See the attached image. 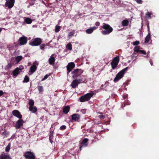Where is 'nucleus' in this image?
I'll list each match as a JSON object with an SVG mask.
<instances>
[{"mask_svg": "<svg viewBox=\"0 0 159 159\" xmlns=\"http://www.w3.org/2000/svg\"><path fill=\"white\" fill-rule=\"evenodd\" d=\"M102 28L105 30L101 31L102 34L104 35L108 34L113 31V28L109 25L105 23H103V25L101 26Z\"/></svg>", "mask_w": 159, "mask_h": 159, "instance_id": "f257e3e1", "label": "nucleus"}, {"mask_svg": "<svg viewBox=\"0 0 159 159\" xmlns=\"http://www.w3.org/2000/svg\"><path fill=\"white\" fill-rule=\"evenodd\" d=\"M94 94V93H93V92L87 93L81 96L80 98V101L81 102H84L85 101H88Z\"/></svg>", "mask_w": 159, "mask_h": 159, "instance_id": "f03ea898", "label": "nucleus"}, {"mask_svg": "<svg viewBox=\"0 0 159 159\" xmlns=\"http://www.w3.org/2000/svg\"><path fill=\"white\" fill-rule=\"evenodd\" d=\"M42 42V39L39 38H36L33 39L29 43L30 45L33 46H38L40 45Z\"/></svg>", "mask_w": 159, "mask_h": 159, "instance_id": "7ed1b4c3", "label": "nucleus"}, {"mask_svg": "<svg viewBox=\"0 0 159 159\" xmlns=\"http://www.w3.org/2000/svg\"><path fill=\"white\" fill-rule=\"evenodd\" d=\"M128 69V67H126L120 71L116 75V77L114 79L113 81L114 82H116L122 78L125 73V71L127 70Z\"/></svg>", "mask_w": 159, "mask_h": 159, "instance_id": "20e7f679", "label": "nucleus"}, {"mask_svg": "<svg viewBox=\"0 0 159 159\" xmlns=\"http://www.w3.org/2000/svg\"><path fill=\"white\" fill-rule=\"evenodd\" d=\"M83 72V70L81 69H76L71 72L72 78L74 79H76Z\"/></svg>", "mask_w": 159, "mask_h": 159, "instance_id": "39448f33", "label": "nucleus"}, {"mask_svg": "<svg viewBox=\"0 0 159 159\" xmlns=\"http://www.w3.org/2000/svg\"><path fill=\"white\" fill-rule=\"evenodd\" d=\"M24 156L26 159H35L36 158L34 153L31 151L25 152Z\"/></svg>", "mask_w": 159, "mask_h": 159, "instance_id": "423d86ee", "label": "nucleus"}, {"mask_svg": "<svg viewBox=\"0 0 159 159\" xmlns=\"http://www.w3.org/2000/svg\"><path fill=\"white\" fill-rule=\"evenodd\" d=\"M120 61L119 57L116 56L115 57L112 61L111 62V68L114 69L117 66Z\"/></svg>", "mask_w": 159, "mask_h": 159, "instance_id": "0eeeda50", "label": "nucleus"}, {"mask_svg": "<svg viewBox=\"0 0 159 159\" xmlns=\"http://www.w3.org/2000/svg\"><path fill=\"white\" fill-rule=\"evenodd\" d=\"M24 69V67L22 65L20 66L19 67L16 68L12 72L13 76L16 77Z\"/></svg>", "mask_w": 159, "mask_h": 159, "instance_id": "6e6552de", "label": "nucleus"}, {"mask_svg": "<svg viewBox=\"0 0 159 159\" xmlns=\"http://www.w3.org/2000/svg\"><path fill=\"white\" fill-rule=\"evenodd\" d=\"M89 140V139L85 138L82 140V142L79 144L80 148L79 150L80 151L81 150L82 148L83 147H86L88 145Z\"/></svg>", "mask_w": 159, "mask_h": 159, "instance_id": "1a4fd4ad", "label": "nucleus"}, {"mask_svg": "<svg viewBox=\"0 0 159 159\" xmlns=\"http://www.w3.org/2000/svg\"><path fill=\"white\" fill-rule=\"evenodd\" d=\"M75 66V65L74 62L69 63L67 65L66 67L67 70V74H68L71 71Z\"/></svg>", "mask_w": 159, "mask_h": 159, "instance_id": "9d476101", "label": "nucleus"}, {"mask_svg": "<svg viewBox=\"0 0 159 159\" xmlns=\"http://www.w3.org/2000/svg\"><path fill=\"white\" fill-rule=\"evenodd\" d=\"M12 114L14 116L17 117L19 119H20L22 118V115L21 114L19 111L18 110H14L12 111Z\"/></svg>", "mask_w": 159, "mask_h": 159, "instance_id": "9b49d317", "label": "nucleus"}, {"mask_svg": "<svg viewBox=\"0 0 159 159\" xmlns=\"http://www.w3.org/2000/svg\"><path fill=\"white\" fill-rule=\"evenodd\" d=\"M19 41L21 45H24L27 42V38L25 36L20 37L19 38Z\"/></svg>", "mask_w": 159, "mask_h": 159, "instance_id": "f8f14e48", "label": "nucleus"}, {"mask_svg": "<svg viewBox=\"0 0 159 159\" xmlns=\"http://www.w3.org/2000/svg\"><path fill=\"white\" fill-rule=\"evenodd\" d=\"M24 123V121L23 120L19 119L16 123V129H20L21 127L23 125Z\"/></svg>", "mask_w": 159, "mask_h": 159, "instance_id": "ddd939ff", "label": "nucleus"}, {"mask_svg": "<svg viewBox=\"0 0 159 159\" xmlns=\"http://www.w3.org/2000/svg\"><path fill=\"white\" fill-rule=\"evenodd\" d=\"M80 117V115L78 114H74L71 116V119L75 121H79Z\"/></svg>", "mask_w": 159, "mask_h": 159, "instance_id": "4468645a", "label": "nucleus"}, {"mask_svg": "<svg viewBox=\"0 0 159 159\" xmlns=\"http://www.w3.org/2000/svg\"><path fill=\"white\" fill-rule=\"evenodd\" d=\"M6 1V2L5 3V6L9 9H10L14 5L15 2H12L9 1L8 0H5Z\"/></svg>", "mask_w": 159, "mask_h": 159, "instance_id": "2eb2a0df", "label": "nucleus"}, {"mask_svg": "<svg viewBox=\"0 0 159 159\" xmlns=\"http://www.w3.org/2000/svg\"><path fill=\"white\" fill-rule=\"evenodd\" d=\"M54 54H52L49 59L48 62L50 65H53L54 63V62L55 61V58L54 57Z\"/></svg>", "mask_w": 159, "mask_h": 159, "instance_id": "dca6fc26", "label": "nucleus"}, {"mask_svg": "<svg viewBox=\"0 0 159 159\" xmlns=\"http://www.w3.org/2000/svg\"><path fill=\"white\" fill-rule=\"evenodd\" d=\"M0 159H11V158L6 153L3 152L0 156Z\"/></svg>", "mask_w": 159, "mask_h": 159, "instance_id": "f3484780", "label": "nucleus"}, {"mask_svg": "<svg viewBox=\"0 0 159 159\" xmlns=\"http://www.w3.org/2000/svg\"><path fill=\"white\" fill-rule=\"evenodd\" d=\"M79 84L77 81V80L75 79L72 82L70 85L72 88H75L78 87Z\"/></svg>", "mask_w": 159, "mask_h": 159, "instance_id": "a211bd4d", "label": "nucleus"}, {"mask_svg": "<svg viewBox=\"0 0 159 159\" xmlns=\"http://www.w3.org/2000/svg\"><path fill=\"white\" fill-rule=\"evenodd\" d=\"M70 107L69 106L64 107L63 108V112L65 114H67L69 111Z\"/></svg>", "mask_w": 159, "mask_h": 159, "instance_id": "6ab92c4d", "label": "nucleus"}, {"mask_svg": "<svg viewBox=\"0 0 159 159\" xmlns=\"http://www.w3.org/2000/svg\"><path fill=\"white\" fill-rule=\"evenodd\" d=\"M75 79L77 80V81L79 84L81 83H85V81L86 80L85 78L81 77L80 78L78 79Z\"/></svg>", "mask_w": 159, "mask_h": 159, "instance_id": "aec40b11", "label": "nucleus"}, {"mask_svg": "<svg viewBox=\"0 0 159 159\" xmlns=\"http://www.w3.org/2000/svg\"><path fill=\"white\" fill-rule=\"evenodd\" d=\"M29 104L30 105L29 109L30 110H31L32 108V107H34V102L32 99H30L29 100Z\"/></svg>", "mask_w": 159, "mask_h": 159, "instance_id": "412c9836", "label": "nucleus"}, {"mask_svg": "<svg viewBox=\"0 0 159 159\" xmlns=\"http://www.w3.org/2000/svg\"><path fill=\"white\" fill-rule=\"evenodd\" d=\"M151 38V34L150 32H148V34L146 36L145 41L144 43H148L150 39Z\"/></svg>", "mask_w": 159, "mask_h": 159, "instance_id": "4be33fe9", "label": "nucleus"}, {"mask_svg": "<svg viewBox=\"0 0 159 159\" xmlns=\"http://www.w3.org/2000/svg\"><path fill=\"white\" fill-rule=\"evenodd\" d=\"M75 34V31L74 30H72V31L70 32L69 33L68 35V37L69 39L71 38L73 36H74V34Z\"/></svg>", "mask_w": 159, "mask_h": 159, "instance_id": "5701e85b", "label": "nucleus"}, {"mask_svg": "<svg viewBox=\"0 0 159 159\" xmlns=\"http://www.w3.org/2000/svg\"><path fill=\"white\" fill-rule=\"evenodd\" d=\"M37 67L35 65H33L31 66L30 68V72L32 73H34L35 71L37 69Z\"/></svg>", "mask_w": 159, "mask_h": 159, "instance_id": "b1692460", "label": "nucleus"}, {"mask_svg": "<svg viewBox=\"0 0 159 159\" xmlns=\"http://www.w3.org/2000/svg\"><path fill=\"white\" fill-rule=\"evenodd\" d=\"M16 60V64L18 63L23 58L21 56H19L15 57Z\"/></svg>", "mask_w": 159, "mask_h": 159, "instance_id": "393cba45", "label": "nucleus"}, {"mask_svg": "<svg viewBox=\"0 0 159 159\" xmlns=\"http://www.w3.org/2000/svg\"><path fill=\"white\" fill-rule=\"evenodd\" d=\"M37 88L39 93H42L44 91L43 88L42 86H38Z\"/></svg>", "mask_w": 159, "mask_h": 159, "instance_id": "a878e982", "label": "nucleus"}, {"mask_svg": "<svg viewBox=\"0 0 159 159\" xmlns=\"http://www.w3.org/2000/svg\"><path fill=\"white\" fill-rule=\"evenodd\" d=\"M129 22L127 20H124L122 22V25L124 26L128 25Z\"/></svg>", "mask_w": 159, "mask_h": 159, "instance_id": "bb28decb", "label": "nucleus"}, {"mask_svg": "<svg viewBox=\"0 0 159 159\" xmlns=\"http://www.w3.org/2000/svg\"><path fill=\"white\" fill-rule=\"evenodd\" d=\"M140 49H142L140 46H137L135 47L134 49V52L138 53L140 50Z\"/></svg>", "mask_w": 159, "mask_h": 159, "instance_id": "cd10ccee", "label": "nucleus"}, {"mask_svg": "<svg viewBox=\"0 0 159 159\" xmlns=\"http://www.w3.org/2000/svg\"><path fill=\"white\" fill-rule=\"evenodd\" d=\"M66 47L67 50H71L72 49V45L70 43L67 44Z\"/></svg>", "mask_w": 159, "mask_h": 159, "instance_id": "c85d7f7f", "label": "nucleus"}, {"mask_svg": "<svg viewBox=\"0 0 159 159\" xmlns=\"http://www.w3.org/2000/svg\"><path fill=\"white\" fill-rule=\"evenodd\" d=\"M25 22L27 24H30L32 22V20L29 18H26L25 20Z\"/></svg>", "mask_w": 159, "mask_h": 159, "instance_id": "c756f323", "label": "nucleus"}, {"mask_svg": "<svg viewBox=\"0 0 159 159\" xmlns=\"http://www.w3.org/2000/svg\"><path fill=\"white\" fill-rule=\"evenodd\" d=\"M11 144V143H9L7 146L5 148V151L7 152H8L10 149Z\"/></svg>", "mask_w": 159, "mask_h": 159, "instance_id": "7c9ffc66", "label": "nucleus"}, {"mask_svg": "<svg viewBox=\"0 0 159 159\" xmlns=\"http://www.w3.org/2000/svg\"><path fill=\"white\" fill-rule=\"evenodd\" d=\"M53 139V136L52 134H51L49 135V140L50 141V142L52 144L53 142V141L52 139Z\"/></svg>", "mask_w": 159, "mask_h": 159, "instance_id": "2f4dec72", "label": "nucleus"}, {"mask_svg": "<svg viewBox=\"0 0 159 159\" xmlns=\"http://www.w3.org/2000/svg\"><path fill=\"white\" fill-rule=\"evenodd\" d=\"M130 102L128 100H125L124 103V105L123 104L121 106V107H125V105H129L130 104Z\"/></svg>", "mask_w": 159, "mask_h": 159, "instance_id": "473e14b6", "label": "nucleus"}, {"mask_svg": "<svg viewBox=\"0 0 159 159\" xmlns=\"http://www.w3.org/2000/svg\"><path fill=\"white\" fill-rule=\"evenodd\" d=\"M10 62L13 65L16 64V60L15 57H11L10 61Z\"/></svg>", "mask_w": 159, "mask_h": 159, "instance_id": "72a5a7b5", "label": "nucleus"}, {"mask_svg": "<svg viewBox=\"0 0 159 159\" xmlns=\"http://www.w3.org/2000/svg\"><path fill=\"white\" fill-rule=\"evenodd\" d=\"M29 78L27 75H26L25 77L23 82L27 83L29 81Z\"/></svg>", "mask_w": 159, "mask_h": 159, "instance_id": "f704fd0d", "label": "nucleus"}, {"mask_svg": "<svg viewBox=\"0 0 159 159\" xmlns=\"http://www.w3.org/2000/svg\"><path fill=\"white\" fill-rule=\"evenodd\" d=\"M93 32L91 28L88 29L86 30V32L88 34H90Z\"/></svg>", "mask_w": 159, "mask_h": 159, "instance_id": "c9c22d12", "label": "nucleus"}, {"mask_svg": "<svg viewBox=\"0 0 159 159\" xmlns=\"http://www.w3.org/2000/svg\"><path fill=\"white\" fill-rule=\"evenodd\" d=\"M33 113H35L37 111V108L35 106L32 107L31 110H30Z\"/></svg>", "mask_w": 159, "mask_h": 159, "instance_id": "e433bc0d", "label": "nucleus"}, {"mask_svg": "<svg viewBox=\"0 0 159 159\" xmlns=\"http://www.w3.org/2000/svg\"><path fill=\"white\" fill-rule=\"evenodd\" d=\"M61 27L58 25H56L55 27V31L56 32H58L60 30Z\"/></svg>", "mask_w": 159, "mask_h": 159, "instance_id": "4c0bfd02", "label": "nucleus"}, {"mask_svg": "<svg viewBox=\"0 0 159 159\" xmlns=\"http://www.w3.org/2000/svg\"><path fill=\"white\" fill-rule=\"evenodd\" d=\"M13 65H14L13 64L10 62L8 64L7 66H6V67L7 69H9L11 68Z\"/></svg>", "mask_w": 159, "mask_h": 159, "instance_id": "58836bf2", "label": "nucleus"}, {"mask_svg": "<svg viewBox=\"0 0 159 159\" xmlns=\"http://www.w3.org/2000/svg\"><path fill=\"white\" fill-rule=\"evenodd\" d=\"M66 126L65 125H62L61 126L60 128V129L61 130H63L66 129Z\"/></svg>", "mask_w": 159, "mask_h": 159, "instance_id": "ea45409f", "label": "nucleus"}, {"mask_svg": "<svg viewBox=\"0 0 159 159\" xmlns=\"http://www.w3.org/2000/svg\"><path fill=\"white\" fill-rule=\"evenodd\" d=\"M139 44V41H136L133 42V44L134 46H136L138 45Z\"/></svg>", "mask_w": 159, "mask_h": 159, "instance_id": "a19ab883", "label": "nucleus"}, {"mask_svg": "<svg viewBox=\"0 0 159 159\" xmlns=\"http://www.w3.org/2000/svg\"><path fill=\"white\" fill-rule=\"evenodd\" d=\"M138 52L144 55H146L147 54V53L146 52V51L144 50H140Z\"/></svg>", "mask_w": 159, "mask_h": 159, "instance_id": "79ce46f5", "label": "nucleus"}, {"mask_svg": "<svg viewBox=\"0 0 159 159\" xmlns=\"http://www.w3.org/2000/svg\"><path fill=\"white\" fill-rule=\"evenodd\" d=\"M152 14V13L150 12L149 11H148L147 13L146 14V16L148 17H151V15Z\"/></svg>", "mask_w": 159, "mask_h": 159, "instance_id": "37998d69", "label": "nucleus"}, {"mask_svg": "<svg viewBox=\"0 0 159 159\" xmlns=\"http://www.w3.org/2000/svg\"><path fill=\"white\" fill-rule=\"evenodd\" d=\"M50 75H48V74L46 75L44 77V78L42 79L41 80L42 81H43L46 79Z\"/></svg>", "mask_w": 159, "mask_h": 159, "instance_id": "c03bdc74", "label": "nucleus"}, {"mask_svg": "<svg viewBox=\"0 0 159 159\" xmlns=\"http://www.w3.org/2000/svg\"><path fill=\"white\" fill-rule=\"evenodd\" d=\"M9 134V132H6L5 131H4L2 133V134L3 136H7Z\"/></svg>", "mask_w": 159, "mask_h": 159, "instance_id": "a18cd8bd", "label": "nucleus"}, {"mask_svg": "<svg viewBox=\"0 0 159 159\" xmlns=\"http://www.w3.org/2000/svg\"><path fill=\"white\" fill-rule=\"evenodd\" d=\"M45 46V44H42L40 46V48L42 50H43L44 49V47Z\"/></svg>", "mask_w": 159, "mask_h": 159, "instance_id": "49530a36", "label": "nucleus"}, {"mask_svg": "<svg viewBox=\"0 0 159 159\" xmlns=\"http://www.w3.org/2000/svg\"><path fill=\"white\" fill-rule=\"evenodd\" d=\"M86 111V110L85 109H81L80 110V112L82 113L83 114H85Z\"/></svg>", "mask_w": 159, "mask_h": 159, "instance_id": "de8ad7c7", "label": "nucleus"}, {"mask_svg": "<svg viewBox=\"0 0 159 159\" xmlns=\"http://www.w3.org/2000/svg\"><path fill=\"white\" fill-rule=\"evenodd\" d=\"M136 2L139 4H142V0H135Z\"/></svg>", "mask_w": 159, "mask_h": 159, "instance_id": "09e8293b", "label": "nucleus"}, {"mask_svg": "<svg viewBox=\"0 0 159 159\" xmlns=\"http://www.w3.org/2000/svg\"><path fill=\"white\" fill-rule=\"evenodd\" d=\"M99 117L101 119H104L105 118V116L103 115H99Z\"/></svg>", "mask_w": 159, "mask_h": 159, "instance_id": "8fccbe9b", "label": "nucleus"}, {"mask_svg": "<svg viewBox=\"0 0 159 159\" xmlns=\"http://www.w3.org/2000/svg\"><path fill=\"white\" fill-rule=\"evenodd\" d=\"M95 25L96 26H98L100 25V22L98 21H97L95 24Z\"/></svg>", "mask_w": 159, "mask_h": 159, "instance_id": "3c124183", "label": "nucleus"}, {"mask_svg": "<svg viewBox=\"0 0 159 159\" xmlns=\"http://www.w3.org/2000/svg\"><path fill=\"white\" fill-rule=\"evenodd\" d=\"M97 28V27L94 26L91 28V29L93 30H93H96Z\"/></svg>", "mask_w": 159, "mask_h": 159, "instance_id": "603ef678", "label": "nucleus"}, {"mask_svg": "<svg viewBox=\"0 0 159 159\" xmlns=\"http://www.w3.org/2000/svg\"><path fill=\"white\" fill-rule=\"evenodd\" d=\"M149 62L151 66L153 65V62L151 59L150 60Z\"/></svg>", "mask_w": 159, "mask_h": 159, "instance_id": "864d4df0", "label": "nucleus"}, {"mask_svg": "<svg viewBox=\"0 0 159 159\" xmlns=\"http://www.w3.org/2000/svg\"><path fill=\"white\" fill-rule=\"evenodd\" d=\"M3 94V92L2 90H0V96L2 95Z\"/></svg>", "mask_w": 159, "mask_h": 159, "instance_id": "5fc2aeb1", "label": "nucleus"}, {"mask_svg": "<svg viewBox=\"0 0 159 159\" xmlns=\"http://www.w3.org/2000/svg\"><path fill=\"white\" fill-rule=\"evenodd\" d=\"M127 96H128L126 94L123 95V97L125 99L127 98Z\"/></svg>", "mask_w": 159, "mask_h": 159, "instance_id": "6e6d98bb", "label": "nucleus"}, {"mask_svg": "<svg viewBox=\"0 0 159 159\" xmlns=\"http://www.w3.org/2000/svg\"><path fill=\"white\" fill-rule=\"evenodd\" d=\"M147 27H148V32H150L149 31V24H148L147 25Z\"/></svg>", "mask_w": 159, "mask_h": 159, "instance_id": "4d7b16f0", "label": "nucleus"}, {"mask_svg": "<svg viewBox=\"0 0 159 159\" xmlns=\"http://www.w3.org/2000/svg\"><path fill=\"white\" fill-rule=\"evenodd\" d=\"M34 3L33 2H32L31 3H30V4L32 6L34 4Z\"/></svg>", "mask_w": 159, "mask_h": 159, "instance_id": "13d9d810", "label": "nucleus"}, {"mask_svg": "<svg viewBox=\"0 0 159 159\" xmlns=\"http://www.w3.org/2000/svg\"><path fill=\"white\" fill-rule=\"evenodd\" d=\"M1 31H2V29L1 28H0V33H1Z\"/></svg>", "mask_w": 159, "mask_h": 159, "instance_id": "bf43d9fd", "label": "nucleus"}, {"mask_svg": "<svg viewBox=\"0 0 159 159\" xmlns=\"http://www.w3.org/2000/svg\"><path fill=\"white\" fill-rule=\"evenodd\" d=\"M11 139V138H10V139H8V140H10Z\"/></svg>", "mask_w": 159, "mask_h": 159, "instance_id": "052dcab7", "label": "nucleus"}, {"mask_svg": "<svg viewBox=\"0 0 159 159\" xmlns=\"http://www.w3.org/2000/svg\"><path fill=\"white\" fill-rule=\"evenodd\" d=\"M12 138V137H11V139Z\"/></svg>", "mask_w": 159, "mask_h": 159, "instance_id": "680f3d73", "label": "nucleus"}, {"mask_svg": "<svg viewBox=\"0 0 159 159\" xmlns=\"http://www.w3.org/2000/svg\"><path fill=\"white\" fill-rule=\"evenodd\" d=\"M102 86H103V85H102Z\"/></svg>", "mask_w": 159, "mask_h": 159, "instance_id": "e2e57ef3", "label": "nucleus"}]
</instances>
